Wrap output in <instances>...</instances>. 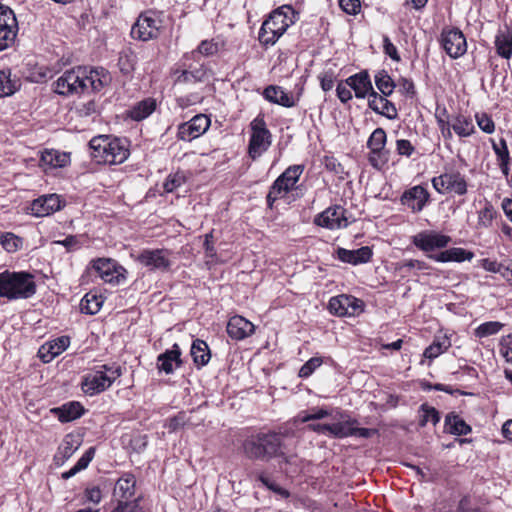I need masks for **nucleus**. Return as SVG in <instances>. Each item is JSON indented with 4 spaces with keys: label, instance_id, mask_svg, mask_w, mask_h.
<instances>
[{
    "label": "nucleus",
    "instance_id": "f257e3e1",
    "mask_svg": "<svg viewBox=\"0 0 512 512\" xmlns=\"http://www.w3.org/2000/svg\"><path fill=\"white\" fill-rule=\"evenodd\" d=\"M111 82L110 73L104 68L78 66L65 71L54 83L55 92L63 96L98 92Z\"/></svg>",
    "mask_w": 512,
    "mask_h": 512
},
{
    "label": "nucleus",
    "instance_id": "f03ea898",
    "mask_svg": "<svg viewBox=\"0 0 512 512\" xmlns=\"http://www.w3.org/2000/svg\"><path fill=\"white\" fill-rule=\"evenodd\" d=\"M451 242V238L447 235L434 231H422L412 237V243L421 251L427 254L429 259L436 262H463L470 261L474 254L463 248H450L437 254L431 252L435 249L445 248Z\"/></svg>",
    "mask_w": 512,
    "mask_h": 512
},
{
    "label": "nucleus",
    "instance_id": "7ed1b4c3",
    "mask_svg": "<svg viewBox=\"0 0 512 512\" xmlns=\"http://www.w3.org/2000/svg\"><path fill=\"white\" fill-rule=\"evenodd\" d=\"M297 13L291 5H282L273 10L263 22L258 39L261 44L274 45L286 30L295 22Z\"/></svg>",
    "mask_w": 512,
    "mask_h": 512
},
{
    "label": "nucleus",
    "instance_id": "20e7f679",
    "mask_svg": "<svg viewBox=\"0 0 512 512\" xmlns=\"http://www.w3.org/2000/svg\"><path fill=\"white\" fill-rule=\"evenodd\" d=\"M89 146L91 157L98 164H121L129 156V150L125 141L119 138L99 135L90 140Z\"/></svg>",
    "mask_w": 512,
    "mask_h": 512
},
{
    "label": "nucleus",
    "instance_id": "39448f33",
    "mask_svg": "<svg viewBox=\"0 0 512 512\" xmlns=\"http://www.w3.org/2000/svg\"><path fill=\"white\" fill-rule=\"evenodd\" d=\"M36 293L33 276L27 272L0 273V297L27 299Z\"/></svg>",
    "mask_w": 512,
    "mask_h": 512
},
{
    "label": "nucleus",
    "instance_id": "423d86ee",
    "mask_svg": "<svg viewBox=\"0 0 512 512\" xmlns=\"http://www.w3.org/2000/svg\"><path fill=\"white\" fill-rule=\"evenodd\" d=\"M162 21L153 11L141 13L131 28V37L140 41L156 39L160 35Z\"/></svg>",
    "mask_w": 512,
    "mask_h": 512
},
{
    "label": "nucleus",
    "instance_id": "0eeeda50",
    "mask_svg": "<svg viewBox=\"0 0 512 512\" xmlns=\"http://www.w3.org/2000/svg\"><path fill=\"white\" fill-rule=\"evenodd\" d=\"M250 126L252 134L249 140L248 154L255 160L271 145V133L266 128V123L262 117H256Z\"/></svg>",
    "mask_w": 512,
    "mask_h": 512
},
{
    "label": "nucleus",
    "instance_id": "6e6552de",
    "mask_svg": "<svg viewBox=\"0 0 512 512\" xmlns=\"http://www.w3.org/2000/svg\"><path fill=\"white\" fill-rule=\"evenodd\" d=\"M432 185L440 194L454 192L457 195H464L467 193L465 177L458 171L446 172L438 177H434Z\"/></svg>",
    "mask_w": 512,
    "mask_h": 512
},
{
    "label": "nucleus",
    "instance_id": "1a4fd4ad",
    "mask_svg": "<svg viewBox=\"0 0 512 512\" xmlns=\"http://www.w3.org/2000/svg\"><path fill=\"white\" fill-rule=\"evenodd\" d=\"M329 311L337 316H355L364 310V302L351 295L332 297L328 304Z\"/></svg>",
    "mask_w": 512,
    "mask_h": 512
},
{
    "label": "nucleus",
    "instance_id": "9d476101",
    "mask_svg": "<svg viewBox=\"0 0 512 512\" xmlns=\"http://www.w3.org/2000/svg\"><path fill=\"white\" fill-rule=\"evenodd\" d=\"M210 124L211 121L208 116L198 114L178 126L177 137L183 141H192L204 134L209 129Z\"/></svg>",
    "mask_w": 512,
    "mask_h": 512
},
{
    "label": "nucleus",
    "instance_id": "9b49d317",
    "mask_svg": "<svg viewBox=\"0 0 512 512\" xmlns=\"http://www.w3.org/2000/svg\"><path fill=\"white\" fill-rule=\"evenodd\" d=\"M441 43L446 53L454 59L462 56L467 50L466 38L457 28L443 30Z\"/></svg>",
    "mask_w": 512,
    "mask_h": 512
},
{
    "label": "nucleus",
    "instance_id": "f8f14e48",
    "mask_svg": "<svg viewBox=\"0 0 512 512\" xmlns=\"http://www.w3.org/2000/svg\"><path fill=\"white\" fill-rule=\"evenodd\" d=\"M137 260L150 270L168 271L171 266L169 252L163 249L143 250Z\"/></svg>",
    "mask_w": 512,
    "mask_h": 512
},
{
    "label": "nucleus",
    "instance_id": "ddd939ff",
    "mask_svg": "<svg viewBox=\"0 0 512 512\" xmlns=\"http://www.w3.org/2000/svg\"><path fill=\"white\" fill-rule=\"evenodd\" d=\"M345 212L346 210L340 205L329 207L315 218V223L328 229L347 227L349 222Z\"/></svg>",
    "mask_w": 512,
    "mask_h": 512
},
{
    "label": "nucleus",
    "instance_id": "4468645a",
    "mask_svg": "<svg viewBox=\"0 0 512 512\" xmlns=\"http://www.w3.org/2000/svg\"><path fill=\"white\" fill-rule=\"evenodd\" d=\"M304 171L303 165H292L288 167L274 182V191L286 195L292 190Z\"/></svg>",
    "mask_w": 512,
    "mask_h": 512
},
{
    "label": "nucleus",
    "instance_id": "2eb2a0df",
    "mask_svg": "<svg viewBox=\"0 0 512 512\" xmlns=\"http://www.w3.org/2000/svg\"><path fill=\"white\" fill-rule=\"evenodd\" d=\"M111 385L109 378L104 376L100 370H96L83 378L81 387L85 394L93 396L105 391Z\"/></svg>",
    "mask_w": 512,
    "mask_h": 512
},
{
    "label": "nucleus",
    "instance_id": "dca6fc26",
    "mask_svg": "<svg viewBox=\"0 0 512 512\" xmlns=\"http://www.w3.org/2000/svg\"><path fill=\"white\" fill-rule=\"evenodd\" d=\"M70 345V337L60 336L43 344L38 351L40 359L44 363L51 362L55 357L65 351Z\"/></svg>",
    "mask_w": 512,
    "mask_h": 512
},
{
    "label": "nucleus",
    "instance_id": "f3484780",
    "mask_svg": "<svg viewBox=\"0 0 512 512\" xmlns=\"http://www.w3.org/2000/svg\"><path fill=\"white\" fill-rule=\"evenodd\" d=\"M386 97L387 96L378 94L376 91H372L368 98V106L375 113L385 116L390 120H394L398 117L396 106Z\"/></svg>",
    "mask_w": 512,
    "mask_h": 512
},
{
    "label": "nucleus",
    "instance_id": "a211bd4d",
    "mask_svg": "<svg viewBox=\"0 0 512 512\" xmlns=\"http://www.w3.org/2000/svg\"><path fill=\"white\" fill-rule=\"evenodd\" d=\"M254 331L255 326L253 323L239 315L231 317L227 324V333L235 340H243L251 336Z\"/></svg>",
    "mask_w": 512,
    "mask_h": 512
},
{
    "label": "nucleus",
    "instance_id": "6ab92c4d",
    "mask_svg": "<svg viewBox=\"0 0 512 512\" xmlns=\"http://www.w3.org/2000/svg\"><path fill=\"white\" fill-rule=\"evenodd\" d=\"M93 268L97 272L98 276L107 283H119L122 274L119 269L123 270L122 267H117L116 263L111 259L99 258L93 262Z\"/></svg>",
    "mask_w": 512,
    "mask_h": 512
},
{
    "label": "nucleus",
    "instance_id": "aec40b11",
    "mask_svg": "<svg viewBox=\"0 0 512 512\" xmlns=\"http://www.w3.org/2000/svg\"><path fill=\"white\" fill-rule=\"evenodd\" d=\"M429 194L422 186H414L405 191L401 197L402 204L413 212H420L426 205Z\"/></svg>",
    "mask_w": 512,
    "mask_h": 512
},
{
    "label": "nucleus",
    "instance_id": "412c9836",
    "mask_svg": "<svg viewBox=\"0 0 512 512\" xmlns=\"http://www.w3.org/2000/svg\"><path fill=\"white\" fill-rule=\"evenodd\" d=\"M345 82L354 91L355 97L359 99L365 98L366 96L370 97V94L374 91L367 71L354 74L348 77Z\"/></svg>",
    "mask_w": 512,
    "mask_h": 512
},
{
    "label": "nucleus",
    "instance_id": "4be33fe9",
    "mask_svg": "<svg viewBox=\"0 0 512 512\" xmlns=\"http://www.w3.org/2000/svg\"><path fill=\"white\" fill-rule=\"evenodd\" d=\"M61 201L58 195L49 194L34 200L31 204V212L36 217H44L60 210Z\"/></svg>",
    "mask_w": 512,
    "mask_h": 512
},
{
    "label": "nucleus",
    "instance_id": "5701e85b",
    "mask_svg": "<svg viewBox=\"0 0 512 512\" xmlns=\"http://www.w3.org/2000/svg\"><path fill=\"white\" fill-rule=\"evenodd\" d=\"M336 253H337V258L340 261H342L344 263L352 264V265L367 263L371 260V257L373 255L371 248L368 246H363L356 250H348L345 248H338Z\"/></svg>",
    "mask_w": 512,
    "mask_h": 512
},
{
    "label": "nucleus",
    "instance_id": "b1692460",
    "mask_svg": "<svg viewBox=\"0 0 512 512\" xmlns=\"http://www.w3.org/2000/svg\"><path fill=\"white\" fill-rule=\"evenodd\" d=\"M84 407L80 402H67L60 407L51 409V413L62 423H67L80 418L84 414Z\"/></svg>",
    "mask_w": 512,
    "mask_h": 512
},
{
    "label": "nucleus",
    "instance_id": "393cba45",
    "mask_svg": "<svg viewBox=\"0 0 512 512\" xmlns=\"http://www.w3.org/2000/svg\"><path fill=\"white\" fill-rule=\"evenodd\" d=\"M263 96L267 101L286 108L294 107L297 102V99L277 85H269L266 87L263 91Z\"/></svg>",
    "mask_w": 512,
    "mask_h": 512
},
{
    "label": "nucleus",
    "instance_id": "a878e982",
    "mask_svg": "<svg viewBox=\"0 0 512 512\" xmlns=\"http://www.w3.org/2000/svg\"><path fill=\"white\" fill-rule=\"evenodd\" d=\"M267 459L270 460L274 457H280L282 452L283 436L279 433H259Z\"/></svg>",
    "mask_w": 512,
    "mask_h": 512
},
{
    "label": "nucleus",
    "instance_id": "bb28decb",
    "mask_svg": "<svg viewBox=\"0 0 512 512\" xmlns=\"http://www.w3.org/2000/svg\"><path fill=\"white\" fill-rule=\"evenodd\" d=\"M180 356L181 350L177 344H174L172 349L165 351L157 357V368L166 374H171L174 371V364L177 367L182 364Z\"/></svg>",
    "mask_w": 512,
    "mask_h": 512
},
{
    "label": "nucleus",
    "instance_id": "cd10ccee",
    "mask_svg": "<svg viewBox=\"0 0 512 512\" xmlns=\"http://www.w3.org/2000/svg\"><path fill=\"white\" fill-rule=\"evenodd\" d=\"M244 455L251 460L268 461L260 435L247 438L243 444Z\"/></svg>",
    "mask_w": 512,
    "mask_h": 512
},
{
    "label": "nucleus",
    "instance_id": "c85d7f7f",
    "mask_svg": "<svg viewBox=\"0 0 512 512\" xmlns=\"http://www.w3.org/2000/svg\"><path fill=\"white\" fill-rule=\"evenodd\" d=\"M136 480L132 474H124L115 484L113 495L122 500H128L135 493Z\"/></svg>",
    "mask_w": 512,
    "mask_h": 512
},
{
    "label": "nucleus",
    "instance_id": "c756f323",
    "mask_svg": "<svg viewBox=\"0 0 512 512\" xmlns=\"http://www.w3.org/2000/svg\"><path fill=\"white\" fill-rule=\"evenodd\" d=\"M80 442L75 436L68 434L64 437L55 455L57 464H64L79 448Z\"/></svg>",
    "mask_w": 512,
    "mask_h": 512
},
{
    "label": "nucleus",
    "instance_id": "7c9ffc66",
    "mask_svg": "<svg viewBox=\"0 0 512 512\" xmlns=\"http://www.w3.org/2000/svg\"><path fill=\"white\" fill-rule=\"evenodd\" d=\"M495 46L501 57L509 59L512 56V30L508 26L497 34Z\"/></svg>",
    "mask_w": 512,
    "mask_h": 512
},
{
    "label": "nucleus",
    "instance_id": "2f4dec72",
    "mask_svg": "<svg viewBox=\"0 0 512 512\" xmlns=\"http://www.w3.org/2000/svg\"><path fill=\"white\" fill-rule=\"evenodd\" d=\"M191 356L197 367L205 366L211 358L208 344L201 339L194 340L191 346Z\"/></svg>",
    "mask_w": 512,
    "mask_h": 512
},
{
    "label": "nucleus",
    "instance_id": "473e14b6",
    "mask_svg": "<svg viewBox=\"0 0 512 512\" xmlns=\"http://www.w3.org/2000/svg\"><path fill=\"white\" fill-rule=\"evenodd\" d=\"M451 127L459 137H468L475 131L471 117L463 114H458L453 117Z\"/></svg>",
    "mask_w": 512,
    "mask_h": 512
},
{
    "label": "nucleus",
    "instance_id": "72a5a7b5",
    "mask_svg": "<svg viewBox=\"0 0 512 512\" xmlns=\"http://www.w3.org/2000/svg\"><path fill=\"white\" fill-rule=\"evenodd\" d=\"M445 427L451 434L462 436L471 432V427L458 415L449 413L445 417Z\"/></svg>",
    "mask_w": 512,
    "mask_h": 512
},
{
    "label": "nucleus",
    "instance_id": "f704fd0d",
    "mask_svg": "<svg viewBox=\"0 0 512 512\" xmlns=\"http://www.w3.org/2000/svg\"><path fill=\"white\" fill-rule=\"evenodd\" d=\"M156 108V102L154 99L147 98L138 102L129 111V116L135 121H141L148 117Z\"/></svg>",
    "mask_w": 512,
    "mask_h": 512
},
{
    "label": "nucleus",
    "instance_id": "c9c22d12",
    "mask_svg": "<svg viewBox=\"0 0 512 512\" xmlns=\"http://www.w3.org/2000/svg\"><path fill=\"white\" fill-rule=\"evenodd\" d=\"M103 304L101 295L87 293L80 302V310L82 313L94 315L99 312Z\"/></svg>",
    "mask_w": 512,
    "mask_h": 512
},
{
    "label": "nucleus",
    "instance_id": "e433bc0d",
    "mask_svg": "<svg viewBox=\"0 0 512 512\" xmlns=\"http://www.w3.org/2000/svg\"><path fill=\"white\" fill-rule=\"evenodd\" d=\"M356 424H358V421L351 418L333 423L330 428V436L338 439L352 436L353 426Z\"/></svg>",
    "mask_w": 512,
    "mask_h": 512
},
{
    "label": "nucleus",
    "instance_id": "4c0bfd02",
    "mask_svg": "<svg viewBox=\"0 0 512 512\" xmlns=\"http://www.w3.org/2000/svg\"><path fill=\"white\" fill-rule=\"evenodd\" d=\"M95 454V448L90 447L77 461V463L68 471L62 473V478L67 480L75 476L78 472L86 469L89 463L92 461Z\"/></svg>",
    "mask_w": 512,
    "mask_h": 512
},
{
    "label": "nucleus",
    "instance_id": "58836bf2",
    "mask_svg": "<svg viewBox=\"0 0 512 512\" xmlns=\"http://www.w3.org/2000/svg\"><path fill=\"white\" fill-rule=\"evenodd\" d=\"M375 84L383 96H390L395 88V84L387 71L381 70L375 75Z\"/></svg>",
    "mask_w": 512,
    "mask_h": 512
},
{
    "label": "nucleus",
    "instance_id": "ea45409f",
    "mask_svg": "<svg viewBox=\"0 0 512 512\" xmlns=\"http://www.w3.org/2000/svg\"><path fill=\"white\" fill-rule=\"evenodd\" d=\"M420 421L419 425L421 427L426 426L428 422H431L433 425H436L440 421L439 412L432 406L427 403H423L420 408Z\"/></svg>",
    "mask_w": 512,
    "mask_h": 512
},
{
    "label": "nucleus",
    "instance_id": "a19ab883",
    "mask_svg": "<svg viewBox=\"0 0 512 512\" xmlns=\"http://www.w3.org/2000/svg\"><path fill=\"white\" fill-rule=\"evenodd\" d=\"M386 133L384 129L377 128L370 135L367 146L371 151L382 152L386 144Z\"/></svg>",
    "mask_w": 512,
    "mask_h": 512
},
{
    "label": "nucleus",
    "instance_id": "79ce46f5",
    "mask_svg": "<svg viewBox=\"0 0 512 512\" xmlns=\"http://www.w3.org/2000/svg\"><path fill=\"white\" fill-rule=\"evenodd\" d=\"M136 64V56L132 51H124L120 53L118 66L122 73L129 74L134 70Z\"/></svg>",
    "mask_w": 512,
    "mask_h": 512
},
{
    "label": "nucleus",
    "instance_id": "37998d69",
    "mask_svg": "<svg viewBox=\"0 0 512 512\" xmlns=\"http://www.w3.org/2000/svg\"><path fill=\"white\" fill-rule=\"evenodd\" d=\"M330 416V412L325 408L315 407L310 409L309 412H301L297 419L302 423H306L312 420H320Z\"/></svg>",
    "mask_w": 512,
    "mask_h": 512
},
{
    "label": "nucleus",
    "instance_id": "c03bdc74",
    "mask_svg": "<svg viewBox=\"0 0 512 512\" xmlns=\"http://www.w3.org/2000/svg\"><path fill=\"white\" fill-rule=\"evenodd\" d=\"M496 215V211L490 202H486L483 209L478 213V225L482 227H490Z\"/></svg>",
    "mask_w": 512,
    "mask_h": 512
},
{
    "label": "nucleus",
    "instance_id": "a18cd8bd",
    "mask_svg": "<svg viewBox=\"0 0 512 512\" xmlns=\"http://www.w3.org/2000/svg\"><path fill=\"white\" fill-rule=\"evenodd\" d=\"M186 181V177L183 172H176L168 175L163 183V188L167 193L175 191L178 187L182 186Z\"/></svg>",
    "mask_w": 512,
    "mask_h": 512
},
{
    "label": "nucleus",
    "instance_id": "49530a36",
    "mask_svg": "<svg viewBox=\"0 0 512 512\" xmlns=\"http://www.w3.org/2000/svg\"><path fill=\"white\" fill-rule=\"evenodd\" d=\"M495 154L498 157L500 168L503 172V174H508V162H509V151L506 145V142L504 140H501V147L497 146L496 144L493 145Z\"/></svg>",
    "mask_w": 512,
    "mask_h": 512
},
{
    "label": "nucleus",
    "instance_id": "de8ad7c7",
    "mask_svg": "<svg viewBox=\"0 0 512 512\" xmlns=\"http://www.w3.org/2000/svg\"><path fill=\"white\" fill-rule=\"evenodd\" d=\"M0 27L17 30L15 14L9 7L0 6Z\"/></svg>",
    "mask_w": 512,
    "mask_h": 512
},
{
    "label": "nucleus",
    "instance_id": "09e8293b",
    "mask_svg": "<svg viewBox=\"0 0 512 512\" xmlns=\"http://www.w3.org/2000/svg\"><path fill=\"white\" fill-rule=\"evenodd\" d=\"M502 327L503 324L498 321L485 322L477 327L475 334L480 338L487 337L498 333Z\"/></svg>",
    "mask_w": 512,
    "mask_h": 512
},
{
    "label": "nucleus",
    "instance_id": "8fccbe9b",
    "mask_svg": "<svg viewBox=\"0 0 512 512\" xmlns=\"http://www.w3.org/2000/svg\"><path fill=\"white\" fill-rule=\"evenodd\" d=\"M450 347V342L447 340H444L442 342L440 341H434L430 346H428L424 350V357L428 359H434L438 357L440 354H442L444 351H446Z\"/></svg>",
    "mask_w": 512,
    "mask_h": 512
},
{
    "label": "nucleus",
    "instance_id": "3c124183",
    "mask_svg": "<svg viewBox=\"0 0 512 512\" xmlns=\"http://www.w3.org/2000/svg\"><path fill=\"white\" fill-rule=\"evenodd\" d=\"M205 76V72L201 69L195 71L183 70L180 75L177 76L176 83H195L202 81Z\"/></svg>",
    "mask_w": 512,
    "mask_h": 512
},
{
    "label": "nucleus",
    "instance_id": "603ef678",
    "mask_svg": "<svg viewBox=\"0 0 512 512\" xmlns=\"http://www.w3.org/2000/svg\"><path fill=\"white\" fill-rule=\"evenodd\" d=\"M16 89L15 83L10 79V74L0 71V98L12 95Z\"/></svg>",
    "mask_w": 512,
    "mask_h": 512
},
{
    "label": "nucleus",
    "instance_id": "864d4df0",
    "mask_svg": "<svg viewBox=\"0 0 512 512\" xmlns=\"http://www.w3.org/2000/svg\"><path fill=\"white\" fill-rule=\"evenodd\" d=\"M1 245L7 252H15L21 245V239L13 233L7 232L1 236Z\"/></svg>",
    "mask_w": 512,
    "mask_h": 512
},
{
    "label": "nucleus",
    "instance_id": "5fc2aeb1",
    "mask_svg": "<svg viewBox=\"0 0 512 512\" xmlns=\"http://www.w3.org/2000/svg\"><path fill=\"white\" fill-rule=\"evenodd\" d=\"M429 268L426 262L417 259H405L398 263V269L401 271H409L411 269L422 271Z\"/></svg>",
    "mask_w": 512,
    "mask_h": 512
},
{
    "label": "nucleus",
    "instance_id": "6e6d98bb",
    "mask_svg": "<svg viewBox=\"0 0 512 512\" xmlns=\"http://www.w3.org/2000/svg\"><path fill=\"white\" fill-rule=\"evenodd\" d=\"M322 364V359L320 357H313L309 359L299 370V377L307 378L309 377L316 368L320 367Z\"/></svg>",
    "mask_w": 512,
    "mask_h": 512
},
{
    "label": "nucleus",
    "instance_id": "4d7b16f0",
    "mask_svg": "<svg viewBox=\"0 0 512 512\" xmlns=\"http://www.w3.org/2000/svg\"><path fill=\"white\" fill-rule=\"evenodd\" d=\"M16 31L10 28L0 27V51L9 47L16 36Z\"/></svg>",
    "mask_w": 512,
    "mask_h": 512
},
{
    "label": "nucleus",
    "instance_id": "13d9d810",
    "mask_svg": "<svg viewBox=\"0 0 512 512\" xmlns=\"http://www.w3.org/2000/svg\"><path fill=\"white\" fill-rule=\"evenodd\" d=\"M218 52V44L213 40H203L194 53H199L203 56H212Z\"/></svg>",
    "mask_w": 512,
    "mask_h": 512
},
{
    "label": "nucleus",
    "instance_id": "bf43d9fd",
    "mask_svg": "<svg viewBox=\"0 0 512 512\" xmlns=\"http://www.w3.org/2000/svg\"><path fill=\"white\" fill-rule=\"evenodd\" d=\"M476 120L479 128L487 133L491 134L495 131V124L490 116H488L486 113H483L481 115H476Z\"/></svg>",
    "mask_w": 512,
    "mask_h": 512
},
{
    "label": "nucleus",
    "instance_id": "052dcab7",
    "mask_svg": "<svg viewBox=\"0 0 512 512\" xmlns=\"http://www.w3.org/2000/svg\"><path fill=\"white\" fill-rule=\"evenodd\" d=\"M338 2L341 9L349 15H356L360 12V0H338Z\"/></svg>",
    "mask_w": 512,
    "mask_h": 512
},
{
    "label": "nucleus",
    "instance_id": "680f3d73",
    "mask_svg": "<svg viewBox=\"0 0 512 512\" xmlns=\"http://www.w3.org/2000/svg\"><path fill=\"white\" fill-rule=\"evenodd\" d=\"M41 163L51 167L62 166L60 156L53 150L41 154Z\"/></svg>",
    "mask_w": 512,
    "mask_h": 512
},
{
    "label": "nucleus",
    "instance_id": "e2e57ef3",
    "mask_svg": "<svg viewBox=\"0 0 512 512\" xmlns=\"http://www.w3.org/2000/svg\"><path fill=\"white\" fill-rule=\"evenodd\" d=\"M111 512H143L135 501H119L118 505Z\"/></svg>",
    "mask_w": 512,
    "mask_h": 512
},
{
    "label": "nucleus",
    "instance_id": "0e129e2a",
    "mask_svg": "<svg viewBox=\"0 0 512 512\" xmlns=\"http://www.w3.org/2000/svg\"><path fill=\"white\" fill-rule=\"evenodd\" d=\"M100 372L109 378L111 384L121 375V368L117 365H102L100 367Z\"/></svg>",
    "mask_w": 512,
    "mask_h": 512
},
{
    "label": "nucleus",
    "instance_id": "69168bd1",
    "mask_svg": "<svg viewBox=\"0 0 512 512\" xmlns=\"http://www.w3.org/2000/svg\"><path fill=\"white\" fill-rule=\"evenodd\" d=\"M383 48L385 54H387L392 60L400 61V56L396 46L391 42L388 36L383 37Z\"/></svg>",
    "mask_w": 512,
    "mask_h": 512
},
{
    "label": "nucleus",
    "instance_id": "338daca9",
    "mask_svg": "<svg viewBox=\"0 0 512 512\" xmlns=\"http://www.w3.org/2000/svg\"><path fill=\"white\" fill-rule=\"evenodd\" d=\"M396 150L398 154L409 157L414 152V147L409 140L400 139L396 141Z\"/></svg>",
    "mask_w": 512,
    "mask_h": 512
},
{
    "label": "nucleus",
    "instance_id": "774afa93",
    "mask_svg": "<svg viewBox=\"0 0 512 512\" xmlns=\"http://www.w3.org/2000/svg\"><path fill=\"white\" fill-rule=\"evenodd\" d=\"M337 96L342 103H347L352 99L351 88L346 84V82H341L337 85L336 88Z\"/></svg>",
    "mask_w": 512,
    "mask_h": 512
}]
</instances>
